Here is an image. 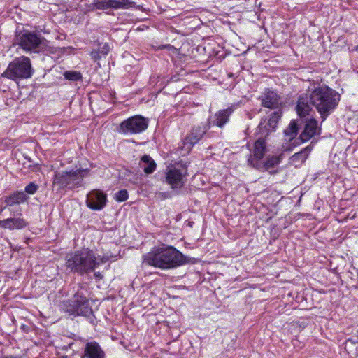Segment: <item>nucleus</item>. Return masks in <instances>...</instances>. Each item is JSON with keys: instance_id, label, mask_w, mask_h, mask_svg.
Returning <instances> with one entry per match:
<instances>
[{"instance_id": "obj_1", "label": "nucleus", "mask_w": 358, "mask_h": 358, "mask_svg": "<svg viewBox=\"0 0 358 358\" xmlns=\"http://www.w3.org/2000/svg\"><path fill=\"white\" fill-rule=\"evenodd\" d=\"M186 262V257L180 251L164 245L155 247L143 255V263L164 270L178 267Z\"/></svg>"}, {"instance_id": "obj_2", "label": "nucleus", "mask_w": 358, "mask_h": 358, "mask_svg": "<svg viewBox=\"0 0 358 358\" xmlns=\"http://www.w3.org/2000/svg\"><path fill=\"white\" fill-rule=\"evenodd\" d=\"M340 95L327 86L315 88L310 94V101L321 115L322 121L336 108Z\"/></svg>"}, {"instance_id": "obj_3", "label": "nucleus", "mask_w": 358, "mask_h": 358, "mask_svg": "<svg viewBox=\"0 0 358 358\" xmlns=\"http://www.w3.org/2000/svg\"><path fill=\"white\" fill-rule=\"evenodd\" d=\"M99 264V262L93 251L88 249L69 254L66 258V267L71 271L80 274L93 271Z\"/></svg>"}, {"instance_id": "obj_4", "label": "nucleus", "mask_w": 358, "mask_h": 358, "mask_svg": "<svg viewBox=\"0 0 358 358\" xmlns=\"http://www.w3.org/2000/svg\"><path fill=\"white\" fill-rule=\"evenodd\" d=\"M34 69L29 57L21 56L15 58L8 64L2 76L14 81L27 79L32 76Z\"/></svg>"}, {"instance_id": "obj_5", "label": "nucleus", "mask_w": 358, "mask_h": 358, "mask_svg": "<svg viewBox=\"0 0 358 358\" xmlns=\"http://www.w3.org/2000/svg\"><path fill=\"white\" fill-rule=\"evenodd\" d=\"M87 171V169H80L57 171L54 176L53 184L58 185L60 188H73L80 186Z\"/></svg>"}, {"instance_id": "obj_6", "label": "nucleus", "mask_w": 358, "mask_h": 358, "mask_svg": "<svg viewBox=\"0 0 358 358\" xmlns=\"http://www.w3.org/2000/svg\"><path fill=\"white\" fill-rule=\"evenodd\" d=\"M17 45L27 52L38 53L44 46V38L35 33L24 31L16 37Z\"/></svg>"}, {"instance_id": "obj_7", "label": "nucleus", "mask_w": 358, "mask_h": 358, "mask_svg": "<svg viewBox=\"0 0 358 358\" xmlns=\"http://www.w3.org/2000/svg\"><path fill=\"white\" fill-rule=\"evenodd\" d=\"M148 127V120L141 115H135L123 121L117 131L124 134H138Z\"/></svg>"}, {"instance_id": "obj_8", "label": "nucleus", "mask_w": 358, "mask_h": 358, "mask_svg": "<svg viewBox=\"0 0 358 358\" xmlns=\"http://www.w3.org/2000/svg\"><path fill=\"white\" fill-rule=\"evenodd\" d=\"M66 311L70 315L89 316L92 313V310L89 306L88 300L86 297L80 293H76L69 306H66Z\"/></svg>"}, {"instance_id": "obj_9", "label": "nucleus", "mask_w": 358, "mask_h": 358, "mask_svg": "<svg viewBox=\"0 0 358 358\" xmlns=\"http://www.w3.org/2000/svg\"><path fill=\"white\" fill-rule=\"evenodd\" d=\"M266 150V146L265 141L261 138L257 140L254 144L252 149L251 150V154L248 158V163L255 168H260L262 166L261 160L262 159L265 152Z\"/></svg>"}, {"instance_id": "obj_10", "label": "nucleus", "mask_w": 358, "mask_h": 358, "mask_svg": "<svg viewBox=\"0 0 358 358\" xmlns=\"http://www.w3.org/2000/svg\"><path fill=\"white\" fill-rule=\"evenodd\" d=\"M186 172L182 169H178L176 167H170L166 173V182L173 189L180 188L185 184V177Z\"/></svg>"}, {"instance_id": "obj_11", "label": "nucleus", "mask_w": 358, "mask_h": 358, "mask_svg": "<svg viewBox=\"0 0 358 358\" xmlns=\"http://www.w3.org/2000/svg\"><path fill=\"white\" fill-rule=\"evenodd\" d=\"M106 201V195L103 192L95 189L88 193L86 204L92 210H100L105 206Z\"/></svg>"}, {"instance_id": "obj_12", "label": "nucleus", "mask_w": 358, "mask_h": 358, "mask_svg": "<svg viewBox=\"0 0 358 358\" xmlns=\"http://www.w3.org/2000/svg\"><path fill=\"white\" fill-rule=\"evenodd\" d=\"M320 132V128L318 127L317 122L315 119H310L307 121L300 138L302 142H306Z\"/></svg>"}, {"instance_id": "obj_13", "label": "nucleus", "mask_w": 358, "mask_h": 358, "mask_svg": "<svg viewBox=\"0 0 358 358\" xmlns=\"http://www.w3.org/2000/svg\"><path fill=\"white\" fill-rule=\"evenodd\" d=\"M206 131L201 127L194 128L190 134L185 138L183 142V148L189 152L192 146L195 145L202 138Z\"/></svg>"}, {"instance_id": "obj_14", "label": "nucleus", "mask_w": 358, "mask_h": 358, "mask_svg": "<svg viewBox=\"0 0 358 358\" xmlns=\"http://www.w3.org/2000/svg\"><path fill=\"white\" fill-rule=\"evenodd\" d=\"M263 106L268 108H277L280 105V97L273 91L266 90L261 98Z\"/></svg>"}, {"instance_id": "obj_15", "label": "nucleus", "mask_w": 358, "mask_h": 358, "mask_svg": "<svg viewBox=\"0 0 358 358\" xmlns=\"http://www.w3.org/2000/svg\"><path fill=\"white\" fill-rule=\"evenodd\" d=\"M27 222L23 218H7L0 220V227L9 230L22 229L27 227Z\"/></svg>"}, {"instance_id": "obj_16", "label": "nucleus", "mask_w": 358, "mask_h": 358, "mask_svg": "<svg viewBox=\"0 0 358 358\" xmlns=\"http://www.w3.org/2000/svg\"><path fill=\"white\" fill-rule=\"evenodd\" d=\"M83 358H104V352L96 342L87 343Z\"/></svg>"}, {"instance_id": "obj_17", "label": "nucleus", "mask_w": 358, "mask_h": 358, "mask_svg": "<svg viewBox=\"0 0 358 358\" xmlns=\"http://www.w3.org/2000/svg\"><path fill=\"white\" fill-rule=\"evenodd\" d=\"M310 96L307 95L301 96L299 98L298 103L296 107L297 114L300 117H306L311 110V107L309 103Z\"/></svg>"}, {"instance_id": "obj_18", "label": "nucleus", "mask_w": 358, "mask_h": 358, "mask_svg": "<svg viewBox=\"0 0 358 358\" xmlns=\"http://www.w3.org/2000/svg\"><path fill=\"white\" fill-rule=\"evenodd\" d=\"M27 199V195L23 192H15L12 194L6 196L4 202L6 206L4 208L11 207L14 205L20 204L25 202Z\"/></svg>"}, {"instance_id": "obj_19", "label": "nucleus", "mask_w": 358, "mask_h": 358, "mask_svg": "<svg viewBox=\"0 0 358 358\" xmlns=\"http://www.w3.org/2000/svg\"><path fill=\"white\" fill-rule=\"evenodd\" d=\"M311 150L312 148L310 146H307L301 151L295 153L291 157L290 163L296 167L301 166L308 157Z\"/></svg>"}, {"instance_id": "obj_20", "label": "nucleus", "mask_w": 358, "mask_h": 358, "mask_svg": "<svg viewBox=\"0 0 358 358\" xmlns=\"http://www.w3.org/2000/svg\"><path fill=\"white\" fill-rule=\"evenodd\" d=\"M234 110V106L229 107L227 109L218 111L215 115V125L222 127L224 126L229 120V117Z\"/></svg>"}, {"instance_id": "obj_21", "label": "nucleus", "mask_w": 358, "mask_h": 358, "mask_svg": "<svg viewBox=\"0 0 358 358\" xmlns=\"http://www.w3.org/2000/svg\"><path fill=\"white\" fill-rule=\"evenodd\" d=\"M139 165L147 174L153 173L157 167L155 161L147 155H145L141 157Z\"/></svg>"}, {"instance_id": "obj_22", "label": "nucleus", "mask_w": 358, "mask_h": 358, "mask_svg": "<svg viewBox=\"0 0 358 358\" xmlns=\"http://www.w3.org/2000/svg\"><path fill=\"white\" fill-rule=\"evenodd\" d=\"M276 127L277 123L275 121L270 119L268 122L266 120H262L258 126V130L262 136H266L269 132L273 131Z\"/></svg>"}, {"instance_id": "obj_23", "label": "nucleus", "mask_w": 358, "mask_h": 358, "mask_svg": "<svg viewBox=\"0 0 358 358\" xmlns=\"http://www.w3.org/2000/svg\"><path fill=\"white\" fill-rule=\"evenodd\" d=\"M110 51V46L108 43H99L97 49H94L91 52L92 57L98 59L102 56L106 55Z\"/></svg>"}, {"instance_id": "obj_24", "label": "nucleus", "mask_w": 358, "mask_h": 358, "mask_svg": "<svg viewBox=\"0 0 358 358\" xmlns=\"http://www.w3.org/2000/svg\"><path fill=\"white\" fill-rule=\"evenodd\" d=\"M298 127L294 121H292L289 124L288 128L285 131V135L288 140L292 141L295 138L297 134Z\"/></svg>"}, {"instance_id": "obj_25", "label": "nucleus", "mask_w": 358, "mask_h": 358, "mask_svg": "<svg viewBox=\"0 0 358 358\" xmlns=\"http://www.w3.org/2000/svg\"><path fill=\"white\" fill-rule=\"evenodd\" d=\"M280 161L281 155L268 157L264 164V167L266 170L268 171L269 169L276 166Z\"/></svg>"}, {"instance_id": "obj_26", "label": "nucleus", "mask_w": 358, "mask_h": 358, "mask_svg": "<svg viewBox=\"0 0 358 358\" xmlns=\"http://www.w3.org/2000/svg\"><path fill=\"white\" fill-rule=\"evenodd\" d=\"M64 76L66 79L72 80V81H77L82 78L81 73L79 71H65L64 73Z\"/></svg>"}, {"instance_id": "obj_27", "label": "nucleus", "mask_w": 358, "mask_h": 358, "mask_svg": "<svg viewBox=\"0 0 358 358\" xmlns=\"http://www.w3.org/2000/svg\"><path fill=\"white\" fill-rule=\"evenodd\" d=\"M112 6V0H98L96 6L99 9H106Z\"/></svg>"}, {"instance_id": "obj_28", "label": "nucleus", "mask_w": 358, "mask_h": 358, "mask_svg": "<svg viewBox=\"0 0 358 358\" xmlns=\"http://www.w3.org/2000/svg\"><path fill=\"white\" fill-rule=\"evenodd\" d=\"M128 199V192L125 189L119 191L115 195V199L117 201L122 202Z\"/></svg>"}, {"instance_id": "obj_29", "label": "nucleus", "mask_w": 358, "mask_h": 358, "mask_svg": "<svg viewBox=\"0 0 358 358\" xmlns=\"http://www.w3.org/2000/svg\"><path fill=\"white\" fill-rule=\"evenodd\" d=\"M38 189V186L34 182H30L25 187V192L29 194H34Z\"/></svg>"}, {"instance_id": "obj_30", "label": "nucleus", "mask_w": 358, "mask_h": 358, "mask_svg": "<svg viewBox=\"0 0 358 358\" xmlns=\"http://www.w3.org/2000/svg\"><path fill=\"white\" fill-rule=\"evenodd\" d=\"M281 117V113L280 111H276L272 114L271 117L269 118L271 120L275 121L277 124L278 120Z\"/></svg>"}, {"instance_id": "obj_31", "label": "nucleus", "mask_w": 358, "mask_h": 358, "mask_svg": "<svg viewBox=\"0 0 358 358\" xmlns=\"http://www.w3.org/2000/svg\"><path fill=\"white\" fill-rule=\"evenodd\" d=\"M0 358H17L16 357H13V356H10V357H0Z\"/></svg>"}, {"instance_id": "obj_32", "label": "nucleus", "mask_w": 358, "mask_h": 358, "mask_svg": "<svg viewBox=\"0 0 358 358\" xmlns=\"http://www.w3.org/2000/svg\"><path fill=\"white\" fill-rule=\"evenodd\" d=\"M113 8L118 6L117 5V3H116L114 0H113Z\"/></svg>"}, {"instance_id": "obj_33", "label": "nucleus", "mask_w": 358, "mask_h": 358, "mask_svg": "<svg viewBox=\"0 0 358 358\" xmlns=\"http://www.w3.org/2000/svg\"><path fill=\"white\" fill-rule=\"evenodd\" d=\"M356 50H358V45L357 46Z\"/></svg>"}, {"instance_id": "obj_34", "label": "nucleus", "mask_w": 358, "mask_h": 358, "mask_svg": "<svg viewBox=\"0 0 358 358\" xmlns=\"http://www.w3.org/2000/svg\"><path fill=\"white\" fill-rule=\"evenodd\" d=\"M2 210H0V214L1 213V211H2Z\"/></svg>"}, {"instance_id": "obj_35", "label": "nucleus", "mask_w": 358, "mask_h": 358, "mask_svg": "<svg viewBox=\"0 0 358 358\" xmlns=\"http://www.w3.org/2000/svg\"><path fill=\"white\" fill-rule=\"evenodd\" d=\"M17 358H20V357H17Z\"/></svg>"}]
</instances>
